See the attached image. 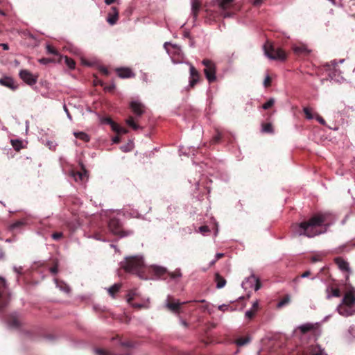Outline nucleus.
Masks as SVG:
<instances>
[{
  "label": "nucleus",
  "instance_id": "obj_37",
  "mask_svg": "<svg viewBox=\"0 0 355 355\" xmlns=\"http://www.w3.org/2000/svg\"><path fill=\"white\" fill-rule=\"evenodd\" d=\"M64 60H65V64L68 66V67L69 69H73L75 68L76 62L73 59H71L67 56H65Z\"/></svg>",
  "mask_w": 355,
  "mask_h": 355
},
{
  "label": "nucleus",
  "instance_id": "obj_42",
  "mask_svg": "<svg viewBox=\"0 0 355 355\" xmlns=\"http://www.w3.org/2000/svg\"><path fill=\"white\" fill-rule=\"evenodd\" d=\"M55 60L54 59L51 58H42L39 60V62L42 64H48L50 62H55Z\"/></svg>",
  "mask_w": 355,
  "mask_h": 355
},
{
  "label": "nucleus",
  "instance_id": "obj_56",
  "mask_svg": "<svg viewBox=\"0 0 355 355\" xmlns=\"http://www.w3.org/2000/svg\"><path fill=\"white\" fill-rule=\"evenodd\" d=\"M265 0H253L252 4L254 6H261Z\"/></svg>",
  "mask_w": 355,
  "mask_h": 355
},
{
  "label": "nucleus",
  "instance_id": "obj_32",
  "mask_svg": "<svg viewBox=\"0 0 355 355\" xmlns=\"http://www.w3.org/2000/svg\"><path fill=\"white\" fill-rule=\"evenodd\" d=\"M291 301L289 295H286L277 304L278 308H282L285 305L288 304Z\"/></svg>",
  "mask_w": 355,
  "mask_h": 355
},
{
  "label": "nucleus",
  "instance_id": "obj_44",
  "mask_svg": "<svg viewBox=\"0 0 355 355\" xmlns=\"http://www.w3.org/2000/svg\"><path fill=\"white\" fill-rule=\"evenodd\" d=\"M256 312V311L250 309V310L245 312V317L248 318V319H252L255 315Z\"/></svg>",
  "mask_w": 355,
  "mask_h": 355
},
{
  "label": "nucleus",
  "instance_id": "obj_5",
  "mask_svg": "<svg viewBox=\"0 0 355 355\" xmlns=\"http://www.w3.org/2000/svg\"><path fill=\"white\" fill-rule=\"evenodd\" d=\"M202 64L205 67L204 69V73L206 78L209 83H214L216 80V67L215 63L209 59H204L202 61Z\"/></svg>",
  "mask_w": 355,
  "mask_h": 355
},
{
  "label": "nucleus",
  "instance_id": "obj_29",
  "mask_svg": "<svg viewBox=\"0 0 355 355\" xmlns=\"http://www.w3.org/2000/svg\"><path fill=\"white\" fill-rule=\"evenodd\" d=\"M26 223L23 220H17L10 225V229L11 230H15L17 229H21L22 227L25 225Z\"/></svg>",
  "mask_w": 355,
  "mask_h": 355
},
{
  "label": "nucleus",
  "instance_id": "obj_7",
  "mask_svg": "<svg viewBox=\"0 0 355 355\" xmlns=\"http://www.w3.org/2000/svg\"><path fill=\"white\" fill-rule=\"evenodd\" d=\"M235 0H216L218 6L220 11V15L223 18L231 17L233 13L229 10L234 6Z\"/></svg>",
  "mask_w": 355,
  "mask_h": 355
},
{
  "label": "nucleus",
  "instance_id": "obj_59",
  "mask_svg": "<svg viewBox=\"0 0 355 355\" xmlns=\"http://www.w3.org/2000/svg\"><path fill=\"white\" fill-rule=\"evenodd\" d=\"M218 309L221 311H225L227 309V306L223 304L218 306Z\"/></svg>",
  "mask_w": 355,
  "mask_h": 355
},
{
  "label": "nucleus",
  "instance_id": "obj_19",
  "mask_svg": "<svg viewBox=\"0 0 355 355\" xmlns=\"http://www.w3.org/2000/svg\"><path fill=\"white\" fill-rule=\"evenodd\" d=\"M200 8H201V1L200 0H192L191 15L193 18V21H196L197 19Z\"/></svg>",
  "mask_w": 355,
  "mask_h": 355
},
{
  "label": "nucleus",
  "instance_id": "obj_36",
  "mask_svg": "<svg viewBox=\"0 0 355 355\" xmlns=\"http://www.w3.org/2000/svg\"><path fill=\"white\" fill-rule=\"evenodd\" d=\"M112 130L118 134H126L128 130L121 126H120L118 123L114 125Z\"/></svg>",
  "mask_w": 355,
  "mask_h": 355
},
{
  "label": "nucleus",
  "instance_id": "obj_38",
  "mask_svg": "<svg viewBox=\"0 0 355 355\" xmlns=\"http://www.w3.org/2000/svg\"><path fill=\"white\" fill-rule=\"evenodd\" d=\"M303 112H304V114L306 116V118L307 119L311 120V119H313L314 116H313V114H312L311 108L308 107H305L303 109Z\"/></svg>",
  "mask_w": 355,
  "mask_h": 355
},
{
  "label": "nucleus",
  "instance_id": "obj_63",
  "mask_svg": "<svg viewBox=\"0 0 355 355\" xmlns=\"http://www.w3.org/2000/svg\"><path fill=\"white\" fill-rule=\"evenodd\" d=\"M116 0H105V2L107 5H110L115 2Z\"/></svg>",
  "mask_w": 355,
  "mask_h": 355
},
{
  "label": "nucleus",
  "instance_id": "obj_40",
  "mask_svg": "<svg viewBox=\"0 0 355 355\" xmlns=\"http://www.w3.org/2000/svg\"><path fill=\"white\" fill-rule=\"evenodd\" d=\"M275 104V100L274 98H270L266 103H265L262 107L264 110H268L269 108L272 107Z\"/></svg>",
  "mask_w": 355,
  "mask_h": 355
},
{
  "label": "nucleus",
  "instance_id": "obj_2",
  "mask_svg": "<svg viewBox=\"0 0 355 355\" xmlns=\"http://www.w3.org/2000/svg\"><path fill=\"white\" fill-rule=\"evenodd\" d=\"M130 107L135 116L133 117L132 116H130L125 121L128 126L132 128L134 130H137L141 128L137 124L138 119L145 112L146 107L144 104L139 101H131L130 103Z\"/></svg>",
  "mask_w": 355,
  "mask_h": 355
},
{
  "label": "nucleus",
  "instance_id": "obj_14",
  "mask_svg": "<svg viewBox=\"0 0 355 355\" xmlns=\"http://www.w3.org/2000/svg\"><path fill=\"white\" fill-rule=\"evenodd\" d=\"M342 303L352 307H354L355 304V291L353 290L347 292L343 298Z\"/></svg>",
  "mask_w": 355,
  "mask_h": 355
},
{
  "label": "nucleus",
  "instance_id": "obj_35",
  "mask_svg": "<svg viewBox=\"0 0 355 355\" xmlns=\"http://www.w3.org/2000/svg\"><path fill=\"white\" fill-rule=\"evenodd\" d=\"M11 144L14 149L17 151L20 150L22 148V142L18 139L11 140Z\"/></svg>",
  "mask_w": 355,
  "mask_h": 355
},
{
  "label": "nucleus",
  "instance_id": "obj_27",
  "mask_svg": "<svg viewBox=\"0 0 355 355\" xmlns=\"http://www.w3.org/2000/svg\"><path fill=\"white\" fill-rule=\"evenodd\" d=\"M311 355H327L324 349H322L320 346H314L312 347L310 352Z\"/></svg>",
  "mask_w": 355,
  "mask_h": 355
},
{
  "label": "nucleus",
  "instance_id": "obj_6",
  "mask_svg": "<svg viewBox=\"0 0 355 355\" xmlns=\"http://www.w3.org/2000/svg\"><path fill=\"white\" fill-rule=\"evenodd\" d=\"M110 230L115 235H118L120 237H124L130 235L131 232H125L123 230L121 224L119 220L116 218H112L110 220L108 223Z\"/></svg>",
  "mask_w": 355,
  "mask_h": 355
},
{
  "label": "nucleus",
  "instance_id": "obj_22",
  "mask_svg": "<svg viewBox=\"0 0 355 355\" xmlns=\"http://www.w3.org/2000/svg\"><path fill=\"white\" fill-rule=\"evenodd\" d=\"M225 133L222 131H220L219 130H216V135L212 137L211 140L210 141L211 144H219L221 140L224 138Z\"/></svg>",
  "mask_w": 355,
  "mask_h": 355
},
{
  "label": "nucleus",
  "instance_id": "obj_15",
  "mask_svg": "<svg viewBox=\"0 0 355 355\" xmlns=\"http://www.w3.org/2000/svg\"><path fill=\"white\" fill-rule=\"evenodd\" d=\"M337 310L338 313L343 316H349L355 313V308L350 306H347L344 304H340Z\"/></svg>",
  "mask_w": 355,
  "mask_h": 355
},
{
  "label": "nucleus",
  "instance_id": "obj_17",
  "mask_svg": "<svg viewBox=\"0 0 355 355\" xmlns=\"http://www.w3.org/2000/svg\"><path fill=\"white\" fill-rule=\"evenodd\" d=\"M81 171H72L71 176L74 178L76 182H83L87 178V171L83 166H81Z\"/></svg>",
  "mask_w": 355,
  "mask_h": 355
},
{
  "label": "nucleus",
  "instance_id": "obj_39",
  "mask_svg": "<svg viewBox=\"0 0 355 355\" xmlns=\"http://www.w3.org/2000/svg\"><path fill=\"white\" fill-rule=\"evenodd\" d=\"M182 276V273L180 269L175 270L174 272H168L167 274V277H170L171 279H175L180 277Z\"/></svg>",
  "mask_w": 355,
  "mask_h": 355
},
{
  "label": "nucleus",
  "instance_id": "obj_21",
  "mask_svg": "<svg viewBox=\"0 0 355 355\" xmlns=\"http://www.w3.org/2000/svg\"><path fill=\"white\" fill-rule=\"evenodd\" d=\"M7 322L10 327L18 328L21 325L19 318L16 313L8 315Z\"/></svg>",
  "mask_w": 355,
  "mask_h": 355
},
{
  "label": "nucleus",
  "instance_id": "obj_12",
  "mask_svg": "<svg viewBox=\"0 0 355 355\" xmlns=\"http://www.w3.org/2000/svg\"><path fill=\"white\" fill-rule=\"evenodd\" d=\"M150 272L157 276L159 278L166 279L167 278L168 271L167 270L162 266H152L150 268Z\"/></svg>",
  "mask_w": 355,
  "mask_h": 355
},
{
  "label": "nucleus",
  "instance_id": "obj_58",
  "mask_svg": "<svg viewBox=\"0 0 355 355\" xmlns=\"http://www.w3.org/2000/svg\"><path fill=\"white\" fill-rule=\"evenodd\" d=\"M114 88H115L114 85H111L105 87V89L107 91H109V92L113 91L114 89Z\"/></svg>",
  "mask_w": 355,
  "mask_h": 355
},
{
  "label": "nucleus",
  "instance_id": "obj_23",
  "mask_svg": "<svg viewBox=\"0 0 355 355\" xmlns=\"http://www.w3.org/2000/svg\"><path fill=\"white\" fill-rule=\"evenodd\" d=\"M327 298L330 299L332 296L338 297L341 295V292L339 288L330 287L327 288Z\"/></svg>",
  "mask_w": 355,
  "mask_h": 355
},
{
  "label": "nucleus",
  "instance_id": "obj_48",
  "mask_svg": "<svg viewBox=\"0 0 355 355\" xmlns=\"http://www.w3.org/2000/svg\"><path fill=\"white\" fill-rule=\"evenodd\" d=\"M209 228L207 225H202L199 227V232L202 234L209 232Z\"/></svg>",
  "mask_w": 355,
  "mask_h": 355
},
{
  "label": "nucleus",
  "instance_id": "obj_57",
  "mask_svg": "<svg viewBox=\"0 0 355 355\" xmlns=\"http://www.w3.org/2000/svg\"><path fill=\"white\" fill-rule=\"evenodd\" d=\"M258 309H259V302H258V301H255V302L253 303V304H252V306L251 309H252V310H254V311H257Z\"/></svg>",
  "mask_w": 355,
  "mask_h": 355
},
{
  "label": "nucleus",
  "instance_id": "obj_30",
  "mask_svg": "<svg viewBox=\"0 0 355 355\" xmlns=\"http://www.w3.org/2000/svg\"><path fill=\"white\" fill-rule=\"evenodd\" d=\"M250 341V338L249 336L241 337L236 340V344L238 346H243Z\"/></svg>",
  "mask_w": 355,
  "mask_h": 355
},
{
  "label": "nucleus",
  "instance_id": "obj_13",
  "mask_svg": "<svg viewBox=\"0 0 355 355\" xmlns=\"http://www.w3.org/2000/svg\"><path fill=\"white\" fill-rule=\"evenodd\" d=\"M0 85L10 89L11 90L17 89L18 85L15 83L14 79L9 76H4L0 78Z\"/></svg>",
  "mask_w": 355,
  "mask_h": 355
},
{
  "label": "nucleus",
  "instance_id": "obj_11",
  "mask_svg": "<svg viewBox=\"0 0 355 355\" xmlns=\"http://www.w3.org/2000/svg\"><path fill=\"white\" fill-rule=\"evenodd\" d=\"M334 261L340 270L347 272L348 273V275L346 276V281H347L349 279V273L351 272L349 263L342 257H336L334 259Z\"/></svg>",
  "mask_w": 355,
  "mask_h": 355
},
{
  "label": "nucleus",
  "instance_id": "obj_54",
  "mask_svg": "<svg viewBox=\"0 0 355 355\" xmlns=\"http://www.w3.org/2000/svg\"><path fill=\"white\" fill-rule=\"evenodd\" d=\"M50 272L53 274V275H55L58 273V265H55L53 266V267H51L50 268Z\"/></svg>",
  "mask_w": 355,
  "mask_h": 355
},
{
  "label": "nucleus",
  "instance_id": "obj_10",
  "mask_svg": "<svg viewBox=\"0 0 355 355\" xmlns=\"http://www.w3.org/2000/svg\"><path fill=\"white\" fill-rule=\"evenodd\" d=\"M6 288V281L0 277V310L5 308L8 304V297L3 295V292Z\"/></svg>",
  "mask_w": 355,
  "mask_h": 355
},
{
  "label": "nucleus",
  "instance_id": "obj_28",
  "mask_svg": "<svg viewBox=\"0 0 355 355\" xmlns=\"http://www.w3.org/2000/svg\"><path fill=\"white\" fill-rule=\"evenodd\" d=\"M262 132L269 134H272L274 132L273 127L271 123H263L262 125Z\"/></svg>",
  "mask_w": 355,
  "mask_h": 355
},
{
  "label": "nucleus",
  "instance_id": "obj_45",
  "mask_svg": "<svg viewBox=\"0 0 355 355\" xmlns=\"http://www.w3.org/2000/svg\"><path fill=\"white\" fill-rule=\"evenodd\" d=\"M272 79L269 76H267L264 80L263 85L265 87H269L271 85Z\"/></svg>",
  "mask_w": 355,
  "mask_h": 355
},
{
  "label": "nucleus",
  "instance_id": "obj_9",
  "mask_svg": "<svg viewBox=\"0 0 355 355\" xmlns=\"http://www.w3.org/2000/svg\"><path fill=\"white\" fill-rule=\"evenodd\" d=\"M19 76L28 85H33L37 83V76L31 73L26 69L21 70L19 72Z\"/></svg>",
  "mask_w": 355,
  "mask_h": 355
},
{
  "label": "nucleus",
  "instance_id": "obj_4",
  "mask_svg": "<svg viewBox=\"0 0 355 355\" xmlns=\"http://www.w3.org/2000/svg\"><path fill=\"white\" fill-rule=\"evenodd\" d=\"M122 268L128 272H131L141 275L143 272L144 261L141 258L132 257L127 258L122 265Z\"/></svg>",
  "mask_w": 355,
  "mask_h": 355
},
{
  "label": "nucleus",
  "instance_id": "obj_16",
  "mask_svg": "<svg viewBox=\"0 0 355 355\" xmlns=\"http://www.w3.org/2000/svg\"><path fill=\"white\" fill-rule=\"evenodd\" d=\"M187 302L180 303V302H175V300L172 297H168L167 300L166 307L173 313H179L180 306L186 304Z\"/></svg>",
  "mask_w": 355,
  "mask_h": 355
},
{
  "label": "nucleus",
  "instance_id": "obj_3",
  "mask_svg": "<svg viewBox=\"0 0 355 355\" xmlns=\"http://www.w3.org/2000/svg\"><path fill=\"white\" fill-rule=\"evenodd\" d=\"M266 55L272 60L284 61L286 59V52L270 41L263 45Z\"/></svg>",
  "mask_w": 355,
  "mask_h": 355
},
{
  "label": "nucleus",
  "instance_id": "obj_61",
  "mask_svg": "<svg viewBox=\"0 0 355 355\" xmlns=\"http://www.w3.org/2000/svg\"><path fill=\"white\" fill-rule=\"evenodd\" d=\"M223 257H224V254H223V253H217L216 254V260H218V259L223 258Z\"/></svg>",
  "mask_w": 355,
  "mask_h": 355
},
{
  "label": "nucleus",
  "instance_id": "obj_41",
  "mask_svg": "<svg viewBox=\"0 0 355 355\" xmlns=\"http://www.w3.org/2000/svg\"><path fill=\"white\" fill-rule=\"evenodd\" d=\"M310 275H311V272L309 270H306L304 272H303L300 276L296 277L293 279V282L295 283H297L300 281V278L307 277H309Z\"/></svg>",
  "mask_w": 355,
  "mask_h": 355
},
{
  "label": "nucleus",
  "instance_id": "obj_64",
  "mask_svg": "<svg viewBox=\"0 0 355 355\" xmlns=\"http://www.w3.org/2000/svg\"><path fill=\"white\" fill-rule=\"evenodd\" d=\"M120 141V139L119 137H115L113 138L114 143H119Z\"/></svg>",
  "mask_w": 355,
  "mask_h": 355
},
{
  "label": "nucleus",
  "instance_id": "obj_52",
  "mask_svg": "<svg viewBox=\"0 0 355 355\" xmlns=\"http://www.w3.org/2000/svg\"><path fill=\"white\" fill-rule=\"evenodd\" d=\"M100 72L101 73V74H103L105 76H108L110 74L109 70L105 67H101L100 69Z\"/></svg>",
  "mask_w": 355,
  "mask_h": 355
},
{
  "label": "nucleus",
  "instance_id": "obj_18",
  "mask_svg": "<svg viewBox=\"0 0 355 355\" xmlns=\"http://www.w3.org/2000/svg\"><path fill=\"white\" fill-rule=\"evenodd\" d=\"M119 19V10L116 7H112L111 11L108 14L107 21L111 25H114Z\"/></svg>",
  "mask_w": 355,
  "mask_h": 355
},
{
  "label": "nucleus",
  "instance_id": "obj_33",
  "mask_svg": "<svg viewBox=\"0 0 355 355\" xmlns=\"http://www.w3.org/2000/svg\"><path fill=\"white\" fill-rule=\"evenodd\" d=\"M138 295L136 289L130 290L127 295V302L128 304H131L132 301Z\"/></svg>",
  "mask_w": 355,
  "mask_h": 355
},
{
  "label": "nucleus",
  "instance_id": "obj_8",
  "mask_svg": "<svg viewBox=\"0 0 355 355\" xmlns=\"http://www.w3.org/2000/svg\"><path fill=\"white\" fill-rule=\"evenodd\" d=\"M189 88H193L195 85L202 80V77L200 72L195 68L193 65L189 64Z\"/></svg>",
  "mask_w": 355,
  "mask_h": 355
},
{
  "label": "nucleus",
  "instance_id": "obj_25",
  "mask_svg": "<svg viewBox=\"0 0 355 355\" xmlns=\"http://www.w3.org/2000/svg\"><path fill=\"white\" fill-rule=\"evenodd\" d=\"M121 287L120 284H115L108 288L109 294L112 297H115V294L118 293Z\"/></svg>",
  "mask_w": 355,
  "mask_h": 355
},
{
  "label": "nucleus",
  "instance_id": "obj_47",
  "mask_svg": "<svg viewBox=\"0 0 355 355\" xmlns=\"http://www.w3.org/2000/svg\"><path fill=\"white\" fill-rule=\"evenodd\" d=\"M103 121L104 123H107V124H110V125H111V127H112V129L113 128L114 125H116V123H115L114 121H113L112 119L108 118V117H107V118H104V119H103Z\"/></svg>",
  "mask_w": 355,
  "mask_h": 355
},
{
  "label": "nucleus",
  "instance_id": "obj_51",
  "mask_svg": "<svg viewBox=\"0 0 355 355\" xmlns=\"http://www.w3.org/2000/svg\"><path fill=\"white\" fill-rule=\"evenodd\" d=\"M252 277L256 281V285H255L254 290L258 291L261 288V282H260L259 279L256 278L254 276H252Z\"/></svg>",
  "mask_w": 355,
  "mask_h": 355
},
{
  "label": "nucleus",
  "instance_id": "obj_20",
  "mask_svg": "<svg viewBox=\"0 0 355 355\" xmlns=\"http://www.w3.org/2000/svg\"><path fill=\"white\" fill-rule=\"evenodd\" d=\"M119 77L121 78H129L135 76V73L130 68H119L116 69Z\"/></svg>",
  "mask_w": 355,
  "mask_h": 355
},
{
  "label": "nucleus",
  "instance_id": "obj_24",
  "mask_svg": "<svg viewBox=\"0 0 355 355\" xmlns=\"http://www.w3.org/2000/svg\"><path fill=\"white\" fill-rule=\"evenodd\" d=\"M214 281L216 283L217 288H222L226 284V280L219 273L215 274Z\"/></svg>",
  "mask_w": 355,
  "mask_h": 355
},
{
  "label": "nucleus",
  "instance_id": "obj_34",
  "mask_svg": "<svg viewBox=\"0 0 355 355\" xmlns=\"http://www.w3.org/2000/svg\"><path fill=\"white\" fill-rule=\"evenodd\" d=\"M46 51L49 54L57 55V56L60 57V59L61 58V56L60 55L58 51L53 46L48 44L46 46Z\"/></svg>",
  "mask_w": 355,
  "mask_h": 355
},
{
  "label": "nucleus",
  "instance_id": "obj_50",
  "mask_svg": "<svg viewBox=\"0 0 355 355\" xmlns=\"http://www.w3.org/2000/svg\"><path fill=\"white\" fill-rule=\"evenodd\" d=\"M96 353L97 355H109V352L103 349H96Z\"/></svg>",
  "mask_w": 355,
  "mask_h": 355
},
{
  "label": "nucleus",
  "instance_id": "obj_60",
  "mask_svg": "<svg viewBox=\"0 0 355 355\" xmlns=\"http://www.w3.org/2000/svg\"><path fill=\"white\" fill-rule=\"evenodd\" d=\"M121 345L123 346H125V347H132V343L130 342H123V343H121Z\"/></svg>",
  "mask_w": 355,
  "mask_h": 355
},
{
  "label": "nucleus",
  "instance_id": "obj_53",
  "mask_svg": "<svg viewBox=\"0 0 355 355\" xmlns=\"http://www.w3.org/2000/svg\"><path fill=\"white\" fill-rule=\"evenodd\" d=\"M293 50L296 53H302L305 51V49L301 46H296L293 49Z\"/></svg>",
  "mask_w": 355,
  "mask_h": 355
},
{
  "label": "nucleus",
  "instance_id": "obj_46",
  "mask_svg": "<svg viewBox=\"0 0 355 355\" xmlns=\"http://www.w3.org/2000/svg\"><path fill=\"white\" fill-rule=\"evenodd\" d=\"M53 239L54 240H59L63 236V234L62 232H54L51 235Z\"/></svg>",
  "mask_w": 355,
  "mask_h": 355
},
{
  "label": "nucleus",
  "instance_id": "obj_43",
  "mask_svg": "<svg viewBox=\"0 0 355 355\" xmlns=\"http://www.w3.org/2000/svg\"><path fill=\"white\" fill-rule=\"evenodd\" d=\"M337 67V63L336 61H331L330 63H327L325 64V67H327V70L336 69Z\"/></svg>",
  "mask_w": 355,
  "mask_h": 355
},
{
  "label": "nucleus",
  "instance_id": "obj_1",
  "mask_svg": "<svg viewBox=\"0 0 355 355\" xmlns=\"http://www.w3.org/2000/svg\"><path fill=\"white\" fill-rule=\"evenodd\" d=\"M329 214L327 213H318L309 220L291 225V230L295 236H304L309 238L319 235L322 232L320 227L326 224Z\"/></svg>",
  "mask_w": 355,
  "mask_h": 355
},
{
  "label": "nucleus",
  "instance_id": "obj_62",
  "mask_svg": "<svg viewBox=\"0 0 355 355\" xmlns=\"http://www.w3.org/2000/svg\"><path fill=\"white\" fill-rule=\"evenodd\" d=\"M0 46L3 47V50H8L9 46L7 44H0Z\"/></svg>",
  "mask_w": 355,
  "mask_h": 355
},
{
  "label": "nucleus",
  "instance_id": "obj_55",
  "mask_svg": "<svg viewBox=\"0 0 355 355\" xmlns=\"http://www.w3.org/2000/svg\"><path fill=\"white\" fill-rule=\"evenodd\" d=\"M316 120L322 125H324L325 124V121L324 119L320 116V115L318 114H316Z\"/></svg>",
  "mask_w": 355,
  "mask_h": 355
},
{
  "label": "nucleus",
  "instance_id": "obj_26",
  "mask_svg": "<svg viewBox=\"0 0 355 355\" xmlns=\"http://www.w3.org/2000/svg\"><path fill=\"white\" fill-rule=\"evenodd\" d=\"M299 329L302 334H306L314 329L315 327L313 324L307 323L300 326Z\"/></svg>",
  "mask_w": 355,
  "mask_h": 355
},
{
  "label": "nucleus",
  "instance_id": "obj_31",
  "mask_svg": "<svg viewBox=\"0 0 355 355\" xmlns=\"http://www.w3.org/2000/svg\"><path fill=\"white\" fill-rule=\"evenodd\" d=\"M74 135L76 138L81 139L85 142L89 141V135L83 132H75Z\"/></svg>",
  "mask_w": 355,
  "mask_h": 355
},
{
  "label": "nucleus",
  "instance_id": "obj_49",
  "mask_svg": "<svg viewBox=\"0 0 355 355\" xmlns=\"http://www.w3.org/2000/svg\"><path fill=\"white\" fill-rule=\"evenodd\" d=\"M131 306L134 308H136V309H146L147 308V306L144 304H139V303H132L131 302Z\"/></svg>",
  "mask_w": 355,
  "mask_h": 355
}]
</instances>
